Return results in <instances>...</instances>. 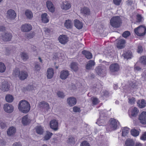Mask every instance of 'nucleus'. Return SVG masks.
I'll list each match as a JSON object with an SVG mask.
<instances>
[{"label": "nucleus", "instance_id": "f257e3e1", "mask_svg": "<svg viewBox=\"0 0 146 146\" xmlns=\"http://www.w3.org/2000/svg\"><path fill=\"white\" fill-rule=\"evenodd\" d=\"M13 75L15 77H18L21 80H25L28 76V74L26 71L23 70L20 71L18 68H16L13 70Z\"/></svg>", "mask_w": 146, "mask_h": 146}, {"label": "nucleus", "instance_id": "f03ea898", "mask_svg": "<svg viewBox=\"0 0 146 146\" xmlns=\"http://www.w3.org/2000/svg\"><path fill=\"white\" fill-rule=\"evenodd\" d=\"M30 104L27 101L25 100H22L19 102L18 109L23 113H27L30 110Z\"/></svg>", "mask_w": 146, "mask_h": 146}, {"label": "nucleus", "instance_id": "7ed1b4c3", "mask_svg": "<svg viewBox=\"0 0 146 146\" xmlns=\"http://www.w3.org/2000/svg\"><path fill=\"white\" fill-rule=\"evenodd\" d=\"M121 19L118 16L113 17L110 20V24L114 28L119 27L121 26Z\"/></svg>", "mask_w": 146, "mask_h": 146}, {"label": "nucleus", "instance_id": "20e7f679", "mask_svg": "<svg viewBox=\"0 0 146 146\" xmlns=\"http://www.w3.org/2000/svg\"><path fill=\"white\" fill-rule=\"evenodd\" d=\"M134 32L138 36H143L146 33V27L141 25L134 29Z\"/></svg>", "mask_w": 146, "mask_h": 146}, {"label": "nucleus", "instance_id": "39448f33", "mask_svg": "<svg viewBox=\"0 0 146 146\" xmlns=\"http://www.w3.org/2000/svg\"><path fill=\"white\" fill-rule=\"evenodd\" d=\"M109 121L110 123L107 129L109 131L116 129L118 125L119 124L118 121L114 118H111Z\"/></svg>", "mask_w": 146, "mask_h": 146}, {"label": "nucleus", "instance_id": "423d86ee", "mask_svg": "<svg viewBox=\"0 0 146 146\" xmlns=\"http://www.w3.org/2000/svg\"><path fill=\"white\" fill-rule=\"evenodd\" d=\"M49 125L50 128L54 131L58 129V121L56 119H53L50 121Z\"/></svg>", "mask_w": 146, "mask_h": 146}, {"label": "nucleus", "instance_id": "0eeeda50", "mask_svg": "<svg viewBox=\"0 0 146 146\" xmlns=\"http://www.w3.org/2000/svg\"><path fill=\"white\" fill-rule=\"evenodd\" d=\"M139 112V110L138 109L134 107L132 108L131 110L129 111V115L130 117L132 119L136 117Z\"/></svg>", "mask_w": 146, "mask_h": 146}, {"label": "nucleus", "instance_id": "6e6552de", "mask_svg": "<svg viewBox=\"0 0 146 146\" xmlns=\"http://www.w3.org/2000/svg\"><path fill=\"white\" fill-rule=\"evenodd\" d=\"M126 41L125 40L123 39L117 40H116V46L119 49L123 48L125 47Z\"/></svg>", "mask_w": 146, "mask_h": 146}, {"label": "nucleus", "instance_id": "1a4fd4ad", "mask_svg": "<svg viewBox=\"0 0 146 146\" xmlns=\"http://www.w3.org/2000/svg\"><path fill=\"white\" fill-rule=\"evenodd\" d=\"M3 108L5 112L8 113H11L13 111L14 108L11 105L7 103L4 104Z\"/></svg>", "mask_w": 146, "mask_h": 146}, {"label": "nucleus", "instance_id": "9d476101", "mask_svg": "<svg viewBox=\"0 0 146 146\" xmlns=\"http://www.w3.org/2000/svg\"><path fill=\"white\" fill-rule=\"evenodd\" d=\"M39 106L40 109H42V110H44V111H47L50 108L49 104L45 102H40L39 104Z\"/></svg>", "mask_w": 146, "mask_h": 146}, {"label": "nucleus", "instance_id": "9b49d317", "mask_svg": "<svg viewBox=\"0 0 146 146\" xmlns=\"http://www.w3.org/2000/svg\"><path fill=\"white\" fill-rule=\"evenodd\" d=\"M119 68V67L118 64L116 63L111 64L110 67V71L113 73L118 71Z\"/></svg>", "mask_w": 146, "mask_h": 146}, {"label": "nucleus", "instance_id": "f8f14e48", "mask_svg": "<svg viewBox=\"0 0 146 146\" xmlns=\"http://www.w3.org/2000/svg\"><path fill=\"white\" fill-rule=\"evenodd\" d=\"M7 13V16L9 19H14L15 17L16 14L15 11L12 9L9 10Z\"/></svg>", "mask_w": 146, "mask_h": 146}, {"label": "nucleus", "instance_id": "ddd939ff", "mask_svg": "<svg viewBox=\"0 0 146 146\" xmlns=\"http://www.w3.org/2000/svg\"><path fill=\"white\" fill-rule=\"evenodd\" d=\"M140 122L143 124H146V112L143 111L139 116Z\"/></svg>", "mask_w": 146, "mask_h": 146}, {"label": "nucleus", "instance_id": "4468645a", "mask_svg": "<svg viewBox=\"0 0 146 146\" xmlns=\"http://www.w3.org/2000/svg\"><path fill=\"white\" fill-rule=\"evenodd\" d=\"M58 40L61 43L64 44L68 41V38L66 35H62L59 36Z\"/></svg>", "mask_w": 146, "mask_h": 146}, {"label": "nucleus", "instance_id": "2eb2a0df", "mask_svg": "<svg viewBox=\"0 0 146 146\" xmlns=\"http://www.w3.org/2000/svg\"><path fill=\"white\" fill-rule=\"evenodd\" d=\"M32 29V26L29 24H25L22 25L21 26V30L24 32L29 31H31Z\"/></svg>", "mask_w": 146, "mask_h": 146}, {"label": "nucleus", "instance_id": "dca6fc26", "mask_svg": "<svg viewBox=\"0 0 146 146\" xmlns=\"http://www.w3.org/2000/svg\"><path fill=\"white\" fill-rule=\"evenodd\" d=\"M67 103L70 106H72L74 105L76 103V100L74 97H70L67 99Z\"/></svg>", "mask_w": 146, "mask_h": 146}, {"label": "nucleus", "instance_id": "f3484780", "mask_svg": "<svg viewBox=\"0 0 146 146\" xmlns=\"http://www.w3.org/2000/svg\"><path fill=\"white\" fill-rule=\"evenodd\" d=\"M81 13L84 15H90L91 13L90 9L86 7H84L82 8L80 10Z\"/></svg>", "mask_w": 146, "mask_h": 146}, {"label": "nucleus", "instance_id": "a211bd4d", "mask_svg": "<svg viewBox=\"0 0 146 146\" xmlns=\"http://www.w3.org/2000/svg\"><path fill=\"white\" fill-rule=\"evenodd\" d=\"M12 36L11 33H5L2 35V39L5 41H9L11 39Z\"/></svg>", "mask_w": 146, "mask_h": 146}, {"label": "nucleus", "instance_id": "6ab92c4d", "mask_svg": "<svg viewBox=\"0 0 146 146\" xmlns=\"http://www.w3.org/2000/svg\"><path fill=\"white\" fill-rule=\"evenodd\" d=\"M71 7V4L67 1L63 2L61 6L62 9L64 10H66L69 9Z\"/></svg>", "mask_w": 146, "mask_h": 146}, {"label": "nucleus", "instance_id": "aec40b11", "mask_svg": "<svg viewBox=\"0 0 146 146\" xmlns=\"http://www.w3.org/2000/svg\"><path fill=\"white\" fill-rule=\"evenodd\" d=\"M69 75V72L67 70H63L60 73V78L63 80L66 79Z\"/></svg>", "mask_w": 146, "mask_h": 146}, {"label": "nucleus", "instance_id": "412c9836", "mask_svg": "<svg viewBox=\"0 0 146 146\" xmlns=\"http://www.w3.org/2000/svg\"><path fill=\"white\" fill-rule=\"evenodd\" d=\"M46 5L49 11L51 12H53L54 11V7L51 1H48L46 2Z\"/></svg>", "mask_w": 146, "mask_h": 146}, {"label": "nucleus", "instance_id": "4be33fe9", "mask_svg": "<svg viewBox=\"0 0 146 146\" xmlns=\"http://www.w3.org/2000/svg\"><path fill=\"white\" fill-rule=\"evenodd\" d=\"M95 65V62L93 60H90L87 62L86 66V68L88 70H90Z\"/></svg>", "mask_w": 146, "mask_h": 146}, {"label": "nucleus", "instance_id": "5701e85b", "mask_svg": "<svg viewBox=\"0 0 146 146\" xmlns=\"http://www.w3.org/2000/svg\"><path fill=\"white\" fill-rule=\"evenodd\" d=\"M70 68L73 71L76 72L78 70V65L76 62H73L70 64Z\"/></svg>", "mask_w": 146, "mask_h": 146}, {"label": "nucleus", "instance_id": "b1692460", "mask_svg": "<svg viewBox=\"0 0 146 146\" xmlns=\"http://www.w3.org/2000/svg\"><path fill=\"white\" fill-rule=\"evenodd\" d=\"M54 71L53 69L51 68L48 69L47 71V76L48 79H51L53 76Z\"/></svg>", "mask_w": 146, "mask_h": 146}, {"label": "nucleus", "instance_id": "393cba45", "mask_svg": "<svg viewBox=\"0 0 146 146\" xmlns=\"http://www.w3.org/2000/svg\"><path fill=\"white\" fill-rule=\"evenodd\" d=\"M74 25L78 29H80L83 27V24L82 22L78 20H75L74 21Z\"/></svg>", "mask_w": 146, "mask_h": 146}, {"label": "nucleus", "instance_id": "a878e982", "mask_svg": "<svg viewBox=\"0 0 146 146\" xmlns=\"http://www.w3.org/2000/svg\"><path fill=\"white\" fill-rule=\"evenodd\" d=\"M1 88L2 91L4 92L8 91L9 88V86L8 83L7 82H3Z\"/></svg>", "mask_w": 146, "mask_h": 146}, {"label": "nucleus", "instance_id": "bb28decb", "mask_svg": "<svg viewBox=\"0 0 146 146\" xmlns=\"http://www.w3.org/2000/svg\"><path fill=\"white\" fill-rule=\"evenodd\" d=\"M30 122V119L28 118L27 115L23 116L22 118V122L24 125H27Z\"/></svg>", "mask_w": 146, "mask_h": 146}, {"label": "nucleus", "instance_id": "cd10ccee", "mask_svg": "<svg viewBox=\"0 0 146 146\" xmlns=\"http://www.w3.org/2000/svg\"><path fill=\"white\" fill-rule=\"evenodd\" d=\"M137 104L138 106L141 108H144L146 106V103L145 100L142 99L141 100H139L137 102Z\"/></svg>", "mask_w": 146, "mask_h": 146}, {"label": "nucleus", "instance_id": "c85d7f7f", "mask_svg": "<svg viewBox=\"0 0 146 146\" xmlns=\"http://www.w3.org/2000/svg\"><path fill=\"white\" fill-rule=\"evenodd\" d=\"M82 54L85 55L86 57L88 59H90L92 58V54L90 52L84 50L82 51Z\"/></svg>", "mask_w": 146, "mask_h": 146}, {"label": "nucleus", "instance_id": "c756f323", "mask_svg": "<svg viewBox=\"0 0 146 146\" xmlns=\"http://www.w3.org/2000/svg\"><path fill=\"white\" fill-rule=\"evenodd\" d=\"M96 73L98 75H101L104 72V70L103 67L98 66L96 67L95 69Z\"/></svg>", "mask_w": 146, "mask_h": 146}, {"label": "nucleus", "instance_id": "7c9ffc66", "mask_svg": "<svg viewBox=\"0 0 146 146\" xmlns=\"http://www.w3.org/2000/svg\"><path fill=\"white\" fill-rule=\"evenodd\" d=\"M122 56L125 59L127 60L129 59H130L132 57L131 52L130 51H128L122 54Z\"/></svg>", "mask_w": 146, "mask_h": 146}, {"label": "nucleus", "instance_id": "2f4dec72", "mask_svg": "<svg viewBox=\"0 0 146 146\" xmlns=\"http://www.w3.org/2000/svg\"><path fill=\"white\" fill-rule=\"evenodd\" d=\"M42 20L43 23H46L49 21V19L47 17V14L46 13H44L41 15Z\"/></svg>", "mask_w": 146, "mask_h": 146}, {"label": "nucleus", "instance_id": "473e14b6", "mask_svg": "<svg viewBox=\"0 0 146 146\" xmlns=\"http://www.w3.org/2000/svg\"><path fill=\"white\" fill-rule=\"evenodd\" d=\"M25 15L27 19H30L33 17V14L31 11L27 10L25 12Z\"/></svg>", "mask_w": 146, "mask_h": 146}, {"label": "nucleus", "instance_id": "72a5a7b5", "mask_svg": "<svg viewBox=\"0 0 146 146\" xmlns=\"http://www.w3.org/2000/svg\"><path fill=\"white\" fill-rule=\"evenodd\" d=\"M134 144L133 140L131 139H128L125 142L126 146H133Z\"/></svg>", "mask_w": 146, "mask_h": 146}, {"label": "nucleus", "instance_id": "f704fd0d", "mask_svg": "<svg viewBox=\"0 0 146 146\" xmlns=\"http://www.w3.org/2000/svg\"><path fill=\"white\" fill-rule=\"evenodd\" d=\"M15 132V128L13 127H10L7 131V134L11 136L14 134Z\"/></svg>", "mask_w": 146, "mask_h": 146}, {"label": "nucleus", "instance_id": "c9c22d12", "mask_svg": "<svg viewBox=\"0 0 146 146\" xmlns=\"http://www.w3.org/2000/svg\"><path fill=\"white\" fill-rule=\"evenodd\" d=\"M64 26L68 29L71 28L72 27V25L71 21L69 20H66L64 23Z\"/></svg>", "mask_w": 146, "mask_h": 146}, {"label": "nucleus", "instance_id": "e433bc0d", "mask_svg": "<svg viewBox=\"0 0 146 146\" xmlns=\"http://www.w3.org/2000/svg\"><path fill=\"white\" fill-rule=\"evenodd\" d=\"M36 131L38 134L41 135L44 132V129L41 126H38L36 127Z\"/></svg>", "mask_w": 146, "mask_h": 146}, {"label": "nucleus", "instance_id": "4c0bfd02", "mask_svg": "<svg viewBox=\"0 0 146 146\" xmlns=\"http://www.w3.org/2000/svg\"><path fill=\"white\" fill-rule=\"evenodd\" d=\"M139 131L135 129H132L131 131V135L134 137H137L139 135Z\"/></svg>", "mask_w": 146, "mask_h": 146}, {"label": "nucleus", "instance_id": "58836bf2", "mask_svg": "<svg viewBox=\"0 0 146 146\" xmlns=\"http://www.w3.org/2000/svg\"><path fill=\"white\" fill-rule=\"evenodd\" d=\"M13 97L11 95H7L6 96L5 100L7 102H11L13 101Z\"/></svg>", "mask_w": 146, "mask_h": 146}, {"label": "nucleus", "instance_id": "ea45409f", "mask_svg": "<svg viewBox=\"0 0 146 146\" xmlns=\"http://www.w3.org/2000/svg\"><path fill=\"white\" fill-rule=\"evenodd\" d=\"M46 134L44 137V140H47L49 139L53 135L52 133L48 131H46Z\"/></svg>", "mask_w": 146, "mask_h": 146}, {"label": "nucleus", "instance_id": "a19ab883", "mask_svg": "<svg viewBox=\"0 0 146 146\" xmlns=\"http://www.w3.org/2000/svg\"><path fill=\"white\" fill-rule=\"evenodd\" d=\"M129 129L127 127H125L122 129V135L123 136H126L128 133Z\"/></svg>", "mask_w": 146, "mask_h": 146}, {"label": "nucleus", "instance_id": "79ce46f5", "mask_svg": "<svg viewBox=\"0 0 146 146\" xmlns=\"http://www.w3.org/2000/svg\"><path fill=\"white\" fill-rule=\"evenodd\" d=\"M75 138L72 136H69L67 142L68 143L74 144L75 143Z\"/></svg>", "mask_w": 146, "mask_h": 146}, {"label": "nucleus", "instance_id": "37998d69", "mask_svg": "<svg viewBox=\"0 0 146 146\" xmlns=\"http://www.w3.org/2000/svg\"><path fill=\"white\" fill-rule=\"evenodd\" d=\"M128 103L132 105L135 103V98L133 97H131L130 96H128Z\"/></svg>", "mask_w": 146, "mask_h": 146}, {"label": "nucleus", "instance_id": "c03bdc74", "mask_svg": "<svg viewBox=\"0 0 146 146\" xmlns=\"http://www.w3.org/2000/svg\"><path fill=\"white\" fill-rule=\"evenodd\" d=\"M6 69V66L5 64L0 62V72L3 73L4 72Z\"/></svg>", "mask_w": 146, "mask_h": 146}, {"label": "nucleus", "instance_id": "a18cd8bd", "mask_svg": "<svg viewBox=\"0 0 146 146\" xmlns=\"http://www.w3.org/2000/svg\"><path fill=\"white\" fill-rule=\"evenodd\" d=\"M140 61L141 63L144 64H146V56H143L140 58Z\"/></svg>", "mask_w": 146, "mask_h": 146}, {"label": "nucleus", "instance_id": "49530a36", "mask_svg": "<svg viewBox=\"0 0 146 146\" xmlns=\"http://www.w3.org/2000/svg\"><path fill=\"white\" fill-rule=\"evenodd\" d=\"M41 69L40 65L38 64V63L35 64L34 68V70L35 72H38Z\"/></svg>", "mask_w": 146, "mask_h": 146}, {"label": "nucleus", "instance_id": "de8ad7c7", "mask_svg": "<svg viewBox=\"0 0 146 146\" xmlns=\"http://www.w3.org/2000/svg\"><path fill=\"white\" fill-rule=\"evenodd\" d=\"M57 95L58 97L61 98H63L65 96L64 93L60 91H58L57 93Z\"/></svg>", "mask_w": 146, "mask_h": 146}, {"label": "nucleus", "instance_id": "09e8293b", "mask_svg": "<svg viewBox=\"0 0 146 146\" xmlns=\"http://www.w3.org/2000/svg\"><path fill=\"white\" fill-rule=\"evenodd\" d=\"M21 57L22 59L24 60H26L28 58V56L27 54L25 52L22 53Z\"/></svg>", "mask_w": 146, "mask_h": 146}, {"label": "nucleus", "instance_id": "8fccbe9b", "mask_svg": "<svg viewBox=\"0 0 146 146\" xmlns=\"http://www.w3.org/2000/svg\"><path fill=\"white\" fill-rule=\"evenodd\" d=\"M143 17L141 15L138 14L136 15V19L137 21L138 22H141L142 21Z\"/></svg>", "mask_w": 146, "mask_h": 146}, {"label": "nucleus", "instance_id": "3c124183", "mask_svg": "<svg viewBox=\"0 0 146 146\" xmlns=\"http://www.w3.org/2000/svg\"><path fill=\"white\" fill-rule=\"evenodd\" d=\"M130 35V32L128 31H125L123 33L122 36L125 38H127Z\"/></svg>", "mask_w": 146, "mask_h": 146}, {"label": "nucleus", "instance_id": "603ef678", "mask_svg": "<svg viewBox=\"0 0 146 146\" xmlns=\"http://www.w3.org/2000/svg\"><path fill=\"white\" fill-rule=\"evenodd\" d=\"M80 146H91L89 143L86 141H82L80 144Z\"/></svg>", "mask_w": 146, "mask_h": 146}, {"label": "nucleus", "instance_id": "864d4df0", "mask_svg": "<svg viewBox=\"0 0 146 146\" xmlns=\"http://www.w3.org/2000/svg\"><path fill=\"white\" fill-rule=\"evenodd\" d=\"M143 49L142 46L141 45L138 46L137 49V52L138 53H142L143 51Z\"/></svg>", "mask_w": 146, "mask_h": 146}, {"label": "nucleus", "instance_id": "5fc2aeb1", "mask_svg": "<svg viewBox=\"0 0 146 146\" xmlns=\"http://www.w3.org/2000/svg\"><path fill=\"white\" fill-rule=\"evenodd\" d=\"M129 86L131 88H135L136 87V84L135 82H130Z\"/></svg>", "mask_w": 146, "mask_h": 146}, {"label": "nucleus", "instance_id": "6e6d98bb", "mask_svg": "<svg viewBox=\"0 0 146 146\" xmlns=\"http://www.w3.org/2000/svg\"><path fill=\"white\" fill-rule=\"evenodd\" d=\"M6 127V124L2 121H0V127L2 129H4Z\"/></svg>", "mask_w": 146, "mask_h": 146}, {"label": "nucleus", "instance_id": "4d7b16f0", "mask_svg": "<svg viewBox=\"0 0 146 146\" xmlns=\"http://www.w3.org/2000/svg\"><path fill=\"white\" fill-rule=\"evenodd\" d=\"M73 110L75 112H80V108L76 106L74 107Z\"/></svg>", "mask_w": 146, "mask_h": 146}, {"label": "nucleus", "instance_id": "13d9d810", "mask_svg": "<svg viewBox=\"0 0 146 146\" xmlns=\"http://www.w3.org/2000/svg\"><path fill=\"white\" fill-rule=\"evenodd\" d=\"M98 99L96 98H93L92 100V103L94 105H96L98 103Z\"/></svg>", "mask_w": 146, "mask_h": 146}, {"label": "nucleus", "instance_id": "bf43d9fd", "mask_svg": "<svg viewBox=\"0 0 146 146\" xmlns=\"http://www.w3.org/2000/svg\"><path fill=\"white\" fill-rule=\"evenodd\" d=\"M141 140L145 141L146 140V133H144L140 138Z\"/></svg>", "mask_w": 146, "mask_h": 146}, {"label": "nucleus", "instance_id": "052dcab7", "mask_svg": "<svg viewBox=\"0 0 146 146\" xmlns=\"http://www.w3.org/2000/svg\"><path fill=\"white\" fill-rule=\"evenodd\" d=\"M121 0H113V2L114 4L116 5H119L121 3Z\"/></svg>", "mask_w": 146, "mask_h": 146}, {"label": "nucleus", "instance_id": "680f3d73", "mask_svg": "<svg viewBox=\"0 0 146 146\" xmlns=\"http://www.w3.org/2000/svg\"><path fill=\"white\" fill-rule=\"evenodd\" d=\"M12 146H22V145L20 142H15L13 144Z\"/></svg>", "mask_w": 146, "mask_h": 146}, {"label": "nucleus", "instance_id": "e2e57ef3", "mask_svg": "<svg viewBox=\"0 0 146 146\" xmlns=\"http://www.w3.org/2000/svg\"><path fill=\"white\" fill-rule=\"evenodd\" d=\"M126 3L127 5H131L133 3V1L131 0H128L126 1Z\"/></svg>", "mask_w": 146, "mask_h": 146}, {"label": "nucleus", "instance_id": "0e129e2a", "mask_svg": "<svg viewBox=\"0 0 146 146\" xmlns=\"http://www.w3.org/2000/svg\"><path fill=\"white\" fill-rule=\"evenodd\" d=\"M34 35L33 33H29L27 35V37L30 38H32L34 36Z\"/></svg>", "mask_w": 146, "mask_h": 146}, {"label": "nucleus", "instance_id": "69168bd1", "mask_svg": "<svg viewBox=\"0 0 146 146\" xmlns=\"http://www.w3.org/2000/svg\"><path fill=\"white\" fill-rule=\"evenodd\" d=\"M102 120V122L103 121V119H102V117H101V115H100V116L99 117V119H98L96 122L97 123H98V124H99L100 122H101L100 120Z\"/></svg>", "mask_w": 146, "mask_h": 146}, {"label": "nucleus", "instance_id": "338daca9", "mask_svg": "<svg viewBox=\"0 0 146 146\" xmlns=\"http://www.w3.org/2000/svg\"><path fill=\"white\" fill-rule=\"evenodd\" d=\"M134 70H135L139 71L141 70V68L139 66H135L134 67Z\"/></svg>", "mask_w": 146, "mask_h": 146}, {"label": "nucleus", "instance_id": "774afa93", "mask_svg": "<svg viewBox=\"0 0 146 146\" xmlns=\"http://www.w3.org/2000/svg\"><path fill=\"white\" fill-rule=\"evenodd\" d=\"M109 95V93L107 91H105L104 92V95L105 96H107Z\"/></svg>", "mask_w": 146, "mask_h": 146}]
</instances>
